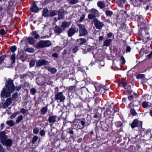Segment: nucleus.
<instances>
[{
    "instance_id": "0eeeda50",
    "label": "nucleus",
    "mask_w": 152,
    "mask_h": 152,
    "mask_svg": "<svg viewBox=\"0 0 152 152\" xmlns=\"http://www.w3.org/2000/svg\"><path fill=\"white\" fill-rule=\"evenodd\" d=\"M93 22L97 29H101L104 25L102 22H100L96 18L94 19Z\"/></svg>"
},
{
    "instance_id": "f3484780",
    "label": "nucleus",
    "mask_w": 152,
    "mask_h": 152,
    "mask_svg": "<svg viewBox=\"0 0 152 152\" xmlns=\"http://www.w3.org/2000/svg\"><path fill=\"white\" fill-rule=\"evenodd\" d=\"M112 42V39H107L105 40L104 42L103 46L108 47L111 44Z\"/></svg>"
},
{
    "instance_id": "e433bc0d",
    "label": "nucleus",
    "mask_w": 152,
    "mask_h": 152,
    "mask_svg": "<svg viewBox=\"0 0 152 152\" xmlns=\"http://www.w3.org/2000/svg\"><path fill=\"white\" fill-rule=\"evenodd\" d=\"M38 139V137L37 136H34L32 140V143H34L36 141H37Z\"/></svg>"
},
{
    "instance_id": "39448f33",
    "label": "nucleus",
    "mask_w": 152,
    "mask_h": 152,
    "mask_svg": "<svg viewBox=\"0 0 152 152\" xmlns=\"http://www.w3.org/2000/svg\"><path fill=\"white\" fill-rule=\"evenodd\" d=\"M55 99L58 102H63L65 99V97L63 95L62 92H58L55 94Z\"/></svg>"
},
{
    "instance_id": "58836bf2",
    "label": "nucleus",
    "mask_w": 152,
    "mask_h": 152,
    "mask_svg": "<svg viewBox=\"0 0 152 152\" xmlns=\"http://www.w3.org/2000/svg\"><path fill=\"white\" fill-rule=\"evenodd\" d=\"M5 58V56L4 55H2L0 57V64H1L2 63Z\"/></svg>"
},
{
    "instance_id": "a18cd8bd",
    "label": "nucleus",
    "mask_w": 152,
    "mask_h": 152,
    "mask_svg": "<svg viewBox=\"0 0 152 152\" xmlns=\"http://www.w3.org/2000/svg\"><path fill=\"white\" fill-rule=\"evenodd\" d=\"M36 92L37 91L34 88H32L31 90V92L33 95L35 94Z\"/></svg>"
},
{
    "instance_id": "f257e3e1",
    "label": "nucleus",
    "mask_w": 152,
    "mask_h": 152,
    "mask_svg": "<svg viewBox=\"0 0 152 152\" xmlns=\"http://www.w3.org/2000/svg\"><path fill=\"white\" fill-rule=\"evenodd\" d=\"M21 88V85L17 86L15 87L12 80L11 79H9L7 81L5 86L3 88L1 92V96L4 98L9 97L15 89L18 91Z\"/></svg>"
},
{
    "instance_id": "c756f323",
    "label": "nucleus",
    "mask_w": 152,
    "mask_h": 152,
    "mask_svg": "<svg viewBox=\"0 0 152 152\" xmlns=\"http://www.w3.org/2000/svg\"><path fill=\"white\" fill-rule=\"evenodd\" d=\"M145 77V75L143 74H138L136 76V78L137 79H142Z\"/></svg>"
},
{
    "instance_id": "9b49d317",
    "label": "nucleus",
    "mask_w": 152,
    "mask_h": 152,
    "mask_svg": "<svg viewBox=\"0 0 152 152\" xmlns=\"http://www.w3.org/2000/svg\"><path fill=\"white\" fill-rule=\"evenodd\" d=\"M12 102V99L11 98H7L5 102L3 103H2L1 107L5 108L8 106H9Z\"/></svg>"
},
{
    "instance_id": "2f4dec72",
    "label": "nucleus",
    "mask_w": 152,
    "mask_h": 152,
    "mask_svg": "<svg viewBox=\"0 0 152 152\" xmlns=\"http://www.w3.org/2000/svg\"><path fill=\"white\" fill-rule=\"evenodd\" d=\"M106 15L107 16H111L113 14V12L110 10H107L105 12Z\"/></svg>"
},
{
    "instance_id": "473e14b6",
    "label": "nucleus",
    "mask_w": 152,
    "mask_h": 152,
    "mask_svg": "<svg viewBox=\"0 0 152 152\" xmlns=\"http://www.w3.org/2000/svg\"><path fill=\"white\" fill-rule=\"evenodd\" d=\"M35 63V61L34 60H32L31 61L30 63H29V66L30 68L33 67Z\"/></svg>"
},
{
    "instance_id": "603ef678",
    "label": "nucleus",
    "mask_w": 152,
    "mask_h": 152,
    "mask_svg": "<svg viewBox=\"0 0 152 152\" xmlns=\"http://www.w3.org/2000/svg\"><path fill=\"white\" fill-rule=\"evenodd\" d=\"M128 98L130 101H132L134 99V96L133 95H130L128 97Z\"/></svg>"
},
{
    "instance_id": "c9c22d12",
    "label": "nucleus",
    "mask_w": 152,
    "mask_h": 152,
    "mask_svg": "<svg viewBox=\"0 0 152 152\" xmlns=\"http://www.w3.org/2000/svg\"><path fill=\"white\" fill-rule=\"evenodd\" d=\"M39 129L37 127L34 128L33 130V132L35 134H37L39 133Z\"/></svg>"
},
{
    "instance_id": "e2e57ef3",
    "label": "nucleus",
    "mask_w": 152,
    "mask_h": 152,
    "mask_svg": "<svg viewBox=\"0 0 152 152\" xmlns=\"http://www.w3.org/2000/svg\"><path fill=\"white\" fill-rule=\"evenodd\" d=\"M69 134H73L74 133V131L72 130H69V131L68 132Z\"/></svg>"
},
{
    "instance_id": "ddd939ff",
    "label": "nucleus",
    "mask_w": 152,
    "mask_h": 152,
    "mask_svg": "<svg viewBox=\"0 0 152 152\" xmlns=\"http://www.w3.org/2000/svg\"><path fill=\"white\" fill-rule=\"evenodd\" d=\"M132 4L134 7H139L142 4L141 0H131Z\"/></svg>"
},
{
    "instance_id": "6e6d98bb",
    "label": "nucleus",
    "mask_w": 152,
    "mask_h": 152,
    "mask_svg": "<svg viewBox=\"0 0 152 152\" xmlns=\"http://www.w3.org/2000/svg\"><path fill=\"white\" fill-rule=\"evenodd\" d=\"M152 51L147 56L150 59L152 58Z\"/></svg>"
},
{
    "instance_id": "c03bdc74",
    "label": "nucleus",
    "mask_w": 152,
    "mask_h": 152,
    "mask_svg": "<svg viewBox=\"0 0 152 152\" xmlns=\"http://www.w3.org/2000/svg\"><path fill=\"white\" fill-rule=\"evenodd\" d=\"M18 97V94L16 93L13 94L12 96V99L13 100H15Z\"/></svg>"
},
{
    "instance_id": "680f3d73",
    "label": "nucleus",
    "mask_w": 152,
    "mask_h": 152,
    "mask_svg": "<svg viewBox=\"0 0 152 152\" xmlns=\"http://www.w3.org/2000/svg\"><path fill=\"white\" fill-rule=\"evenodd\" d=\"M99 116V114H96L94 116V117L95 118H97Z\"/></svg>"
},
{
    "instance_id": "6ab92c4d",
    "label": "nucleus",
    "mask_w": 152,
    "mask_h": 152,
    "mask_svg": "<svg viewBox=\"0 0 152 152\" xmlns=\"http://www.w3.org/2000/svg\"><path fill=\"white\" fill-rule=\"evenodd\" d=\"M70 25V22H64L62 23L61 26L62 28L64 29L65 28L68 27Z\"/></svg>"
},
{
    "instance_id": "4c0bfd02",
    "label": "nucleus",
    "mask_w": 152,
    "mask_h": 152,
    "mask_svg": "<svg viewBox=\"0 0 152 152\" xmlns=\"http://www.w3.org/2000/svg\"><path fill=\"white\" fill-rule=\"evenodd\" d=\"M17 49V48L16 46H13L10 48L11 51L13 53Z\"/></svg>"
},
{
    "instance_id": "1a4fd4ad",
    "label": "nucleus",
    "mask_w": 152,
    "mask_h": 152,
    "mask_svg": "<svg viewBox=\"0 0 152 152\" xmlns=\"http://www.w3.org/2000/svg\"><path fill=\"white\" fill-rule=\"evenodd\" d=\"M48 44V41L41 40L35 46V47L37 48H41L47 47Z\"/></svg>"
},
{
    "instance_id": "a878e982",
    "label": "nucleus",
    "mask_w": 152,
    "mask_h": 152,
    "mask_svg": "<svg viewBox=\"0 0 152 152\" xmlns=\"http://www.w3.org/2000/svg\"><path fill=\"white\" fill-rule=\"evenodd\" d=\"M57 14L56 11H51L49 13V16L52 17L56 15Z\"/></svg>"
},
{
    "instance_id": "7c9ffc66",
    "label": "nucleus",
    "mask_w": 152,
    "mask_h": 152,
    "mask_svg": "<svg viewBox=\"0 0 152 152\" xmlns=\"http://www.w3.org/2000/svg\"><path fill=\"white\" fill-rule=\"evenodd\" d=\"M79 2V0H69V3L70 4H74Z\"/></svg>"
},
{
    "instance_id": "864d4df0",
    "label": "nucleus",
    "mask_w": 152,
    "mask_h": 152,
    "mask_svg": "<svg viewBox=\"0 0 152 152\" xmlns=\"http://www.w3.org/2000/svg\"><path fill=\"white\" fill-rule=\"evenodd\" d=\"M131 50V48L129 46H127L126 47V50L127 52H129Z\"/></svg>"
},
{
    "instance_id": "052dcab7",
    "label": "nucleus",
    "mask_w": 152,
    "mask_h": 152,
    "mask_svg": "<svg viewBox=\"0 0 152 152\" xmlns=\"http://www.w3.org/2000/svg\"><path fill=\"white\" fill-rule=\"evenodd\" d=\"M151 130L150 129H149L146 131V133L148 134H151Z\"/></svg>"
},
{
    "instance_id": "0e129e2a",
    "label": "nucleus",
    "mask_w": 152,
    "mask_h": 152,
    "mask_svg": "<svg viewBox=\"0 0 152 152\" xmlns=\"http://www.w3.org/2000/svg\"><path fill=\"white\" fill-rule=\"evenodd\" d=\"M81 123L82 126H83L85 124V122L83 121H81Z\"/></svg>"
},
{
    "instance_id": "49530a36",
    "label": "nucleus",
    "mask_w": 152,
    "mask_h": 152,
    "mask_svg": "<svg viewBox=\"0 0 152 152\" xmlns=\"http://www.w3.org/2000/svg\"><path fill=\"white\" fill-rule=\"evenodd\" d=\"M78 48L77 46H75L73 49V52L74 53H76L78 50Z\"/></svg>"
},
{
    "instance_id": "f704fd0d",
    "label": "nucleus",
    "mask_w": 152,
    "mask_h": 152,
    "mask_svg": "<svg viewBox=\"0 0 152 152\" xmlns=\"http://www.w3.org/2000/svg\"><path fill=\"white\" fill-rule=\"evenodd\" d=\"M26 50L30 53H32L34 51V49L33 48H28Z\"/></svg>"
},
{
    "instance_id": "13d9d810",
    "label": "nucleus",
    "mask_w": 152,
    "mask_h": 152,
    "mask_svg": "<svg viewBox=\"0 0 152 152\" xmlns=\"http://www.w3.org/2000/svg\"><path fill=\"white\" fill-rule=\"evenodd\" d=\"M104 36H100L99 37V41H102L104 39Z\"/></svg>"
},
{
    "instance_id": "5fc2aeb1",
    "label": "nucleus",
    "mask_w": 152,
    "mask_h": 152,
    "mask_svg": "<svg viewBox=\"0 0 152 152\" xmlns=\"http://www.w3.org/2000/svg\"><path fill=\"white\" fill-rule=\"evenodd\" d=\"M40 134L41 136L44 135L45 134V132L43 130H42L40 131Z\"/></svg>"
},
{
    "instance_id": "bb28decb",
    "label": "nucleus",
    "mask_w": 152,
    "mask_h": 152,
    "mask_svg": "<svg viewBox=\"0 0 152 152\" xmlns=\"http://www.w3.org/2000/svg\"><path fill=\"white\" fill-rule=\"evenodd\" d=\"M48 70L50 71L52 74L55 73L57 71L56 69L50 67H48Z\"/></svg>"
},
{
    "instance_id": "de8ad7c7",
    "label": "nucleus",
    "mask_w": 152,
    "mask_h": 152,
    "mask_svg": "<svg viewBox=\"0 0 152 152\" xmlns=\"http://www.w3.org/2000/svg\"><path fill=\"white\" fill-rule=\"evenodd\" d=\"M20 112L22 113L23 114H24L26 113L27 112V110L26 109H24L23 108H22L20 110Z\"/></svg>"
},
{
    "instance_id": "a19ab883",
    "label": "nucleus",
    "mask_w": 152,
    "mask_h": 152,
    "mask_svg": "<svg viewBox=\"0 0 152 152\" xmlns=\"http://www.w3.org/2000/svg\"><path fill=\"white\" fill-rule=\"evenodd\" d=\"M148 106H149V105L148 104V102L145 101L143 102L142 104V107L144 108H146Z\"/></svg>"
},
{
    "instance_id": "b1692460",
    "label": "nucleus",
    "mask_w": 152,
    "mask_h": 152,
    "mask_svg": "<svg viewBox=\"0 0 152 152\" xmlns=\"http://www.w3.org/2000/svg\"><path fill=\"white\" fill-rule=\"evenodd\" d=\"M23 116L22 115L19 116L16 120V123L17 124H19L23 120Z\"/></svg>"
},
{
    "instance_id": "7ed1b4c3",
    "label": "nucleus",
    "mask_w": 152,
    "mask_h": 152,
    "mask_svg": "<svg viewBox=\"0 0 152 152\" xmlns=\"http://www.w3.org/2000/svg\"><path fill=\"white\" fill-rule=\"evenodd\" d=\"M79 28V36L80 37L85 36L88 34V32L83 25L80 24H77Z\"/></svg>"
},
{
    "instance_id": "423d86ee",
    "label": "nucleus",
    "mask_w": 152,
    "mask_h": 152,
    "mask_svg": "<svg viewBox=\"0 0 152 152\" xmlns=\"http://www.w3.org/2000/svg\"><path fill=\"white\" fill-rule=\"evenodd\" d=\"M78 31V29L77 28L75 27H71L68 31V36L69 37H71Z\"/></svg>"
},
{
    "instance_id": "393cba45",
    "label": "nucleus",
    "mask_w": 152,
    "mask_h": 152,
    "mask_svg": "<svg viewBox=\"0 0 152 152\" xmlns=\"http://www.w3.org/2000/svg\"><path fill=\"white\" fill-rule=\"evenodd\" d=\"M31 34L32 35L34 36V38L36 39H38L39 37V35L37 34L36 31H33L31 33Z\"/></svg>"
},
{
    "instance_id": "774afa93",
    "label": "nucleus",
    "mask_w": 152,
    "mask_h": 152,
    "mask_svg": "<svg viewBox=\"0 0 152 152\" xmlns=\"http://www.w3.org/2000/svg\"><path fill=\"white\" fill-rule=\"evenodd\" d=\"M52 45V44L50 41L48 40V47Z\"/></svg>"
},
{
    "instance_id": "5701e85b",
    "label": "nucleus",
    "mask_w": 152,
    "mask_h": 152,
    "mask_svg": "<svg viewBox=\"0 0 152 152\" xmlns=\"http://www.w3.org/2000/svg\"><path fill=\"white\" fill-rule=\"evenodd\" d=\"M42 15L45 17H48V9L47 8H44L43 9L42 12Z\"/></svg>"
},
{
    "instance_id": "aec40b11",
    "label": "nucleus",
    "mask_w": 152,
    "mask_h": 152,
    "mask_svg": "<svg viewBox=\"0 0 152 152\" xmlns=\"http://www.w3.org/2000/svg\"><path fill=\"white\" fill-rule=\"evenodd\" d=\"M62 28L61 27H58L56 26L54 30L55 32L57 34H59L60 33L62 32Z\"/></svg>"
},
{
    "instance_id": "412c9836",
    "label": "nucleus",
    "mask_w": 152,
    "mask_h": 152,
    "mask_svg": "<svg viewBox=\"0 0 152 152\" xmlns=\"http://www.w3.org/2000/svg\"><path fill=\"white\" fill-rule=\"evenodd\" d=\"M27 41L30 44L32 45L34 44L36 41L34 38L30 37L27 39Z\"/></svg>"
},
{
    "instance_id": "8fccbe9b",
    "label": "nucleus",
    "mask_w": 152,
    "mask_h": 152,
    "mask_svg": "<svg viewBox=\"0 0 152 152\" xmlns=\"http://www.w3.org/2000/svg\"><path fill=\"white\" fill-rule=\"evenodd\" d=\"M5 32V31L4 29H1L0 30V34L1 35H4Z\"/></svg>"
},
{
    "instance_id": "a211bd4d",
    "label": "nucleus",
    "mask_w": 152,
    "mask_h": 152,
    "mask_svg": "<svg viewBox=\"0 0 152 152\" xmlns=\"http://www.w3.org/2000/svg\"><path fill=\"white\" fill-rule=\"evenodd\" d=\"M98 6L101 9H103L105 7V5L104 2L101 1H99L97 3Z\"/></svg>"
},
{
    "instance_id": "37998d69",
    "label": "nucleus",
    "mask_w": 152,
    "mask_h": 152,
    "mask_svg": "<svg viewBox=\"0 0 152 152\" xmlns=\"http://www.w3.org/2000/svg\"><path fill=\"white\" fill-rule=\"evenodd\" d=\"M86 15L84 14H83L82 15L80 19L79 20V21L80 22H81L83 21V20H84L85 16Z\"/></svg>"
},
{
    "instance_id": "79ce46f5",
    "label": "nucleus",
    "mask_w": 152,
    "mask_h": 152,
    "mask_svg": "<svg viewBox=\"0 0 152 152\" xmlns=\"http://www.w3.org/2000/svg\"><path fill=\"white\" fill-rule=\"evenodd\" d=\"M47 110V108L46 107H44L41 109V111L42 113L44 114L46 112Z\"/></svg>"
},
{
    "instance_id": "72a5a7b5",
    "label": "nucleus",
    "mask_w": 152,
    "mask_h": 152,
    "mask_svg": "<svg viewBox=\"0 0 152 152\" xmlns=\"http://www.w3.org/2000/svg\"><path fill=\"white\" fill-rule=\"evenodd\" d=\"M76 88V86H70L68 88V90L69 91L71 92L75 90Z\"/></svg>"
},
{
    "instance_id": "338daca9",
    "label": "nucleus",
    "mask_w": 152,
    "mask_h": 152,
    "mask_svg": "<svg viewBox=\"0 0 152 152\" xmlns=\"http://www.w3.org/2000/svg\"><path fill=\"white\" fill-rule=\"evenodd\" d=\"M4 125V123H2L1 124V126H0V129H2L3 128Z\"/></svg>"
},
{
    "instance_id": "3c124183",
    "label": "nucleus",
    "mask_w": 152,
    "mask_h": 152,
    "mask_svg": "<svg viewBox=\"0 0 152 152\" xmlns=\"http://www.w3.org/2000/svg\"><path fill=\"white\" fill-rule=\"evenodd\" d=\"M16 116L17 115H16V114H15V113H13L10 116V118L11 119H12V118H15V117H16Z\"/></svg>"
},
{
    "instance_id": "69168bd1",
    "label": "nucleus",
    "mask_w": 152,
    "mask_h": 152,
    "mask_svg": "<svg viewBox=\"0 0 152 152\" xmlns=\"http://www.w3.org/2000/svg\"><path fill=\"white\" fill-rule=\"evenodd\" d=\"M0 152H5L4 151V148H0Z\"/></svg>"
},
{
    "instance_id": "4be33fe9",
    "label": "nucleus",
    "mask_w": 152,
    "mask_h": 152,
    "mask_svg": "<svg viewBox=\"0 0 152 152\" xmlns=\"http://www.w3.org/2000/svg\"><path fill=\"white\" fill-rule=\"evenodd\" d=\"M7 125H9L11 127H12L15 125V124L12 120L7 121L6 122Z\"/></svg>"
},
{
    "instance_id": "4d7b16f0",
    "label": "nucleus",
    "mask_w": 152,
    "mask_h": 152,
    "mask_svg": "<svg viewBox=\"0 0 152 152\" xmlns=\"http://www.w3.org/2000/svg\"><path fill=\"white\" fill-rule=\"evenodd\" d=\"M58 54L56 53H53L52 54V56L56 58H58Z\"/></svg>"
},
{
    "instance_id": "bf43d9fd",
    "label": "nucleus",
    "mask_w": 152,
    "mask_h": 152,
    "mask_svg": "<svg viewBox=\"0 0 152 152\" xmlns=\"http://www.w3.org/2000/svg\"><path fill=\"white\" fill-rule=\"evenodd\" d=\"M113 34L112 33L110 32V33H108L107 34V36L108 37H110L112 36Z\"/></svg>"
},
{
    "instance_id": "ea45409f",
    "label": "nucleus",
    "mask_w": 152,
    "mask_h": 152,
    "mask_svg": "<svg viewBox=\"0 0 152 152\" xmlns=\"http://www.w3.org/2000/svg\"><path fill=\"white\" fill-rule=\"evenodd\" d=\"M11 59L12 61V63H15V54H13L12 55Z\"/></svg>"
},
{
    "instance_id": "6e6552de",
    "label": "nucleus",
    "mask_w": 152,
    "mask_h": 152,
    "mask_svg": "<svg viewBox=\"0 0 152 152\" xmlns=\"http://www.w3.org/2000/svg\"><path fill=\"white\" fill-rule=\"evenodd\" d=\"M40 3L39 1H34V3L32 5L30 9L32 12H37L39 10V8L37 5H38Z\"/></svg>"
},
{
    "instance_id": "f8f14e48",
    "label": "nucleus",
    "mask_w": 152,
    "mask_h": 152,
    "mask_svg": "<svg viewBox=\"0 0 152 152\" xmlns=\"http://www.w3.org/2000/svg\"><path fill=\"white\" fill-rule=\"evenodd\" d=\"M64 10L63 9H60L58 10V20H61L64 18Z\"/></svg>"
},
{
    "instance_id": "cd10ccee",
    "label": "nucleus",
    "mask_w": 152,
    "mask_h": 152,
    "mask_svg": "<svg viewBox=\"0 0 152 152\" xmlns=\"http://www.w3.org/2000/svg\"><path fill=\"white\" fill-rule=\"evenodd\" d=\"M127 83L126 82H121L119 83V85L122 86L125 89H126Z\"/></svg>"
},
{
    "instance_id": "9d476101",
    "label": "nucleus",
    "mask_w": 152,
    "mask_h": 152,
    "mask_svg": "<svg viewBox=\"0 0 152 152\" xmlns=\"http://www.w3.org/2000/svg\"><path fill=\"white\" fill-rule=\"evenodd\" d=\"M142 123L141 121H139L137 119H134L132 122L131 126L133 129L137 126H140L142 125Z\"/></svg>"
},
{
    "instance_id": "2eb2a0df",
    "label": "nucleus",
    "mask_w": 152,
    "mask_h": 152,
    "mask_svg": "<svg viewBox=\"0 0 152 152\" xmlns=\"http://www.w3.org/2000/svg\"><path fill=\"white\" fill-rule=\"evenodd\" d=\"M47 63L46 61L44 60H39L36 63L37 66H39L45 65Z\"/></svg>"
},
{
    "instance_id": "09e8293b",
    "label": "nucleus",
    "mask_w": 152,
    "mask_h": 152,
    "mask_svg": "<svg viewBox=\"0 0 152 152\" xmlns=\"http://www.w3.org/2000/svg\"><path fill=\"white\" fill-rule=\"evenodd\" d=\"M120 59L122 61V63L124 64L125 63V61L124 58L123 56H121L120 57Z\"/></svg>"
},
{
    "instance_id": "dca6fc26",
    "label": "nucleus",
    "mask_w": 152,
    "mask_h": 152,
    "mask_svg": "<svg viewBox=\"0 0 152 152\" xmlns=\"http://www.w3.org/2000/svg\"><path fill=\"white\" fill-rule=\"evenodd\" d=\"M57 117L54 116H50L49 118L48 119V121L50 123H52V124L55 123L56 121Z\"/></svg>"
},
{
    "instance_id": "20e7f679",
    "label": "nucleus",
    "mask_w": 152,
    "mask_h": 152,
    "mask_svg": "<svg viewBox=\"0 0 152 152\" xmlns=\"http://www.w3.org/2000/svg\"><path fill=\"white\" fill-rule=\"evenodd\" d=\"M91 14L88 15V18L90 20L95 18L96 17H98L99 14L98 11L95 9L92 8L90 11Z\"/></svg>"
},
{
    "instance_id": "c85d7f7f",
    "label": "nucleus",
    "mask_w": 152,
    "mask_h": 152,
    "mask_svg": "<svg viewBox=\"0 0 152 152\" xmlns=\"http://www.w3.org/2000/svg\"><path fill=\"white\" fill-rule=\"evenodd\" d=\"M130 113L133 116L136 115L137 114V113L135 110L133 108H131L130 110Z\"/></svg>"
},
{
    "instance_id": "4468645a",
    "label": "nucleus",
    "mask_w": 152,
    "mask_h": 152,
    "mask_svg": "<svg viewBox=\"0 0 152 152\" xmlns=\"http://www.w3.org/2000/svg\"><path fill=\"white\" fill-rule=\"evenodd\" d=\"M86 42V39L84 38H80L77 40L76 44L78 45H81Z\"/></svg>"
},
{
    "instance_id": "f03ea898",
    "label": "nucleus",
    "mask_w": 152,
    "mask_h": 152,
    "mask_svg": "<svg viewBox=\"0 0 152 152\" xmlns=\"http://www.w3.org/2000/svg\"><path fill=\"white\" fill-rule=\"evenodd\" d=\"M7 137L4 132H0V140L1 143L3 145L6 146H11L13 143L12 140L10 139H6Z\"/></svg>"
}]
</instances>
